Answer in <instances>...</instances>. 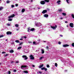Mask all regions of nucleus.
I'll list each match as a JSON object with an SVG mask.
<instances>
[{"label":"nucleus","mask_w":74,"mask_h":74,"mask_svg":"<svg viewBox=\"0 0 74 74\" xmlns=\"http://www.w3.org/2000/svg\"><path fill=\"white\" fill-rule=\"evenodd\" d=\"M22 58H24V60H26L27 59H28V58L27 57V56H25V55L23 56H22Z\"/></svg>","instance_id":"f257e3e1"},{"label":"nucleus","mask_w":74,"mask_h":74,"mask_svg":"<svg viewBox=\"0 0 74 74\" xmlns=\"http://www.w3.org/2000/svg\"><path fill=\"white\" fill-rule=\"evenodd\" d=\"M29 57L30 58V59L32 60H34V57L32 55L30 56Z\"/></svg>","instance_id":"f03ea898"},{"label":"nucleus","mask_w":74,"mask_h":74,"mask_svg":"<svg viewBox=\"0 0 74 74\" xmlns=\"http://www.w3.org/2000/svg\"><path fill=\"white\" fill-rule=\"evenodd\" d=\"M36 25L37 26H41V23H38L36 24Z\"/></svg>","instance_id":"7ed1b4c3"},{"label":"nucleus","mask_w":74,"mask_h":74,"mask_svg":"<svg viewBox=\"0 0 74 74\" xmlns=\"http://www.w3.org/2000/svg\"><path fill=\"white\" fill-rule=\"evenodd\" d=\"M15 16V15L14 14H12V15L9 16H8V18H13V17H14Z\"/></svg>","instance_id":"20e7f679"},{"label":"nucleus","mask_w":74,"mask_h":74,"mask_svg":"<svg viewBox=\"0 0 74 74\" xmlns=\"http://www.w3.org/2000/svg\"><path fill=\"white\" fill-rule=\"evenodd\" d=\"M40 3L41 4L44 5L45 4V2L44 1H40Z\"/></svg>","instance_id":"39448f33"},{"label":"nucleus","mask_w":74,"mask_h":74,"mask_svg":"<svg viewBox=\"0 0 74 74\" xmlns=\"http://www.w3.org/2000/svg\"><path fill=\"white\" fill-rule=\"evenodd\" d=\"M6 34L8 35H9L10 34H11L12 33L11 32L8 31L7 32Z\"/></svg>","instance_id":"423d86ee"},{"label":"nucleus","mask_w":74,"mask_h":74,"mask_svg":"<svg viewBox=\"0 0 74 74\" xmlns=\"http://www.w3.org/2000/svg\"><path fill=\"white\" fill-rule=\"evenodd\" d=\"M41 70H45V71H47V69L45 68V67H43L41 68Z\"/></svg>","instance_id":"0eeeda50"},{"label":"nucleus","mask_w":74,"mask_h":74,"mask_svg":"<svg viewBox=\"0 0 74 74\" xmlns=\"http://www.w3.org/2000/svg\"><path fill=\"white\" fill-rule=\"evenodd\" d=\"M46 12H47V10H44L42 12V14H45Z\"/></svg>","instance_id":"6e6552de"},{"label":"nucleus","mask_w":74,"mask_h":74,"mask_svg":"<svg viewBox=\"0 0 74 74\" xmlns=\"http://www.w3.org/2000/svg\"><path fill=\"white\" fill-rule=\"evenodd\" d=\"M69 25L71 27H73L74 26H73V23H71L69 24Z\"/></svg>","instance_id":"1a4fd4ad"},{"label":"nucleus","mask_w":74,"mask_h":74,"mask_svg":"<svg viewBox=\"0 0 74 74\" xmlns=\"http://www.w3.org/2000/svg\"><path fill=\"white\" fill-rule=\"evenodd\" d=\"M51 27L53 29H55L56 27H57V25H56L55 27H52V26H51Z\"/></svg>","instance_id":"9d476101"},{"label":"nucleus","mask_w":74,"mask_h":74,"mask_svg":"<svg viewBox=\"0 0 74 74\" xmlns=\"http://www.w3.org/2000/svg\"><path fill=\"white\" fill-rule=\"evenodd\" d=\"M27 66H24V65H22L21 67V69L22 68H25L26 67H27Z\"/></svg>","instance_id":"9b49d317"},{"label":"nucleus","mask_w":74,"mask_h":74,"mask_svg":"<svg viewBox=\"0 0 74 74\" xmlns=\"http://www.w3.org/2000/svg\"><path fill=\"white\" fill-rule=\"evenodd\" d=\"M69 45H63V47H69Z\"/></svg>","instance_id":"f8f14e48"},{"label":"nucleus","mask_w":74,"mask_h":74,"mask_svg":"<svg viewBox=\"0 0 74 74\" xmlns=\"http://www.w3.org/2000/svg\"><path fill=\"white\" fill-rule=\"evenodd\" d=\"M43 66H44V64H42L39 66H38V67L39 68H41L42 67H43Z\"/></svg>","instance_id":"ddd939ff"},{"label":"nucleus","mask_w":74,"mask_h":74,"mask_svg":"<svg viewBox=\"0 0 74 74\" xmlns=\"http://www.w3.org/2000/svg\"><path fill=\"white\" fill-rule=\"evenodd\" d=\"M41 50V53H42V54H43V53H44V49H42Z\"/></svg>","instance_id":"4468645a"},{"label":"nucleus","mask_w":74,"mask_h":74,"mask_svg":"<svg viewBox=\"0 0 74 74\" xmlns=\"http://www.w3.org/2000/svg\"><path fill=\"white\" fill-rule=\"evenodd\" d=\"M44 17H47L48 16V15L47 14H45L44 15Z\"/></svg>","instance_id":"2eb2a0df"},{"label":"nucleus","mask_w":74,"mask_h":74,"mask_svg":"<svg viewBox=\"0 0 74 74\" xmlns=\"http://www.w3.org/2000/svg\"><path fill=\"white\" fill-rule=\"evenodd\" d=\"M9 52L10 53H13L14 52V50H10Z\"/></svg>","instance_id":"dca6fc26"},{"label":"nucleus","mask_w":74,"mask_h":74,"mask_svg":"<svg viewBox=\"0 0 74 74\" xmlns=\"http://www.w3.org/2000/svg\"><path fill=\"white\" fill-rule=\"evenodd\" d=\"M61 1H60V0H58L57 2V3H58V4H60V3H59Z\"/></svg>","instance_id":"f3484780"},{"label":"nucleus","mask_w":74,"mask_h":74,"mask_svg":"<svg viewBox=\"0 0 74 74\" xmlns=\"http://www.w3.org/2000/svg\"><path fill=\"white\" fill-rule=\"evenodd\" d=\"M25 9H23L22 10L21 12H25Z\"/></svg>","instance_id":"a211bd4d"},{"label":"nucleus","mask_w":74,"mask_h":74,"mask_svg":"<svg viewBox=\"0 0 74 74\" xmlns=\"http://www.w3.org/2000/svg\"><path fill=\"white\" fill-rule=\"evenodd\" d=\"M62 14L64 16H66V13H62Z\"/></svg>","instance_id":"6ab92c4d"},{"label":"nucleus","mask_w":74,"mask_h":74,"mask_svg":"<svg viewBox=\"0 0 74 74\" xmlns=\"http://www.w3.org/2000/svg\"><path fill=\"white\" fill-rule=\"evenodd\" d=\"M44 1L45 2H47V3H49V0H44Z\"/></svg>","instance_id":"aec40b11"},{"label":"nucleus","mask_w":74,"mask_h":74,"mask_svg":"<svg viewBox=\"0 0 74 74\" xmlns=\"http://www.w3.org/2000/svg\"><path fill=\"white\" fill-rule=\"evenodd\" d=\"M16 42L17 43H19L20 42L18 40H15Z\"/></svg>","instance_id":"412c9836"},{"label":"nucleus","mask_w":74,"mask_h":74,"mask_svg":"<svg viewBox=\"0 0 74 74\" xmlns=\"http://www.w3.org/2000/svg\"><path fill=\"white\" fill-rule=\"evenodd\" d=\"M21 48H22V47H20L17 48V49H18V50L20 49H21Z\"/></svg>","instance_id":"4be33fe9"},{"label":"nucleus","mask_w":74,"mask_h":74,"mask_svg":"<svg viewBox=\"0 0 74 74\" xmlns=\"http://www.w3.org/2000/svg\"><path fill=\"white\" fill-rule=\"evenodd\" d=\"M23 72H24V73H28V72L27 71H23Z\"/></svg>","instance_id":"5701e85b"},{"label":"nucleus","mask_w":74,"mask_h":74,"mask_svg":"<svg viewBox=\"0 0 74 74\" xmlns=\"http://www.w3.org/2000/svg\"><path fill=\"white\" fill-rule=\"evenodd\" d=\"M43 58H44V57H40L39 58V60H42V59Z\"/></svg>","instance_id":"b1692460"},{"label":"nucleus","mask_w":74,"mask_h":74,"mask_svg":"<svg viewBox=\"0 0 74 74\" xmlns=\"http://www.w3.org/2000/svg\"><path fill=\"white\" fill-rule=\"evenodd\" d=\"M15 26L16 27H18L19 26V25L18 24H16L15 25Z\"/></svg>","instance_id":"393cba45"},{"label":"nucleus","mask_w":74,"mask_h":74,"mask_svg":"<svg viewBox=\"0 0 74 74\" xmlns=\"http://www.w3.org/2000/svg\"><path fill=\"white\" fill-rule=\"evenodd\" d=\"M38 73H39V74H41L42 73V72L41 71H38V72H37V73L38 74Z\"/></svg>","instance_id":"a878e982"},{"label":"nucleus","mask_w":74,"mask_h":74,"mask_svg":"<svg viewBox=\"0 0 74 74\" xmlns=\"http://www.w3.org/2000/svg\"><path fill=\"white\" fill-rule=\"evenodd\" d=\"M55 66H56V67H57V66H58V64H57V63H55Z\"/></svg>","instance_id":"bb28decb"},{"label":"nucleus","mask_w":74,"mask_h":74,"mask_svg":"<svg viewBox=\"0 0 74 74\" xmlns=\"http://www.w3.org/2000/svg\"><path fill=\"white\" fill-rule=\"evenodd\" d=\"M47 68H49V64L47 65Z\"/></svg>","instance_id":"cd10ccee"},{"label":"nucleus","mask_w":74,"mask_h":74,"mask_svg":"<svg viewBox=\"0 0 74 74\" xmlns=\"http://www.w3.org/2000/svg\"><path fill=\"white\" fill-rule=\"evenodd\" d=\"M2 54H4V53H6V52H5V51H3L2 52Z\"/></svg>","instance_id":"c85d7f7f"},{"label":"nucleus","mask_w":74,"mask_h":74,"mask_svg":"<svg viewBox=\"0 0 74 74\" xmlns=\"http://www.w3.org/2000/svg\"><path fill=\"white\" fill-rule=\"evenodd\" d=\"M3 8L2 7H0V11H1V10H2V9Z\"/></svg>","instance_id":"c756f323"},{"label":"nucleus","mask_w":74,"mask_h":74,"mask_svg":"<svg viewBox=\"0 0 74 74\" xmlns=\"http://www.w3.org/2000/svg\"><path fill=\"white\" fill-rule=\"evenodd\" d=\"M58 11H59L60 12H61V11H62V9H59L58 10Z\"/></svg>","instance_id":"7c9ffc66"},{"label":"nucleus","mask_w":74,"mask_h":74,"mask_svg":"<svg viewBox=\"0 0 74 74\" xmlns=\"http://www.w3.org/2000/svg\"><path fill=\"white\" fill-rule=\"evenodd\" d=\"M70 0H66V1L67 2V3H70V2H69Z\"/></svg>","instance_id":"2f4dec72"},{"label":"nucleus","mask_w":74,"mask_h":74,"mask_svg":"<svg viewBox=\"0 0 74 74\" xmlns=\"http://www.w3.org/2000/svg\"><path fill=\"white\" fill-rule=\"evenodd\" d=\"M4 37V35H1L0 36V38H1V37Z\"/></svg>","instance_id":"473e14b6"},{"label":"nucleus","mask_w":74,"mask_h":74,"mask_svg":"<svg viewBox=\"0 0 74 74\" xmlns=\"http://www.w3.org/2000/svg\"><path fill=\"white\" fill-rule=\"evenodd\" d=\"M31 31H34V28H32L31 29Z\"/></svg>","instance_id":"72a5a7b5"},{"label":"nucleus","mask_w":74,"mask_h":74,"mask_svg":"<svg viewBox=\"0 0 74 74\" xmlns=\"http://www.w3.org/2000/svg\"><path fill=\"white\" fill-rule=\"evenodd\" d=\"M12 19H9L8 20V21H12Z\"/></svg>","instance_id":"f704fd0d"},{"label":"nucleus","mask_w":74,"mask_h":74,"mask_svg":"<svg viewBox=\"0 0 74 74\" xmlns=\"http://www.w3.org/2000/svg\"><path fill=\"white\" fill-rule=\"evenodd\" d=\"M7 3H8H8H10V1H8V0L7 1Z\"/></svg>","instance_id":"c9c22d12"},{"label":"nucleus","mask_w":74,"mask_h":74,"mask_svg":"<svg viewBox=\"0 0 74 74\" xmlns=\"http://www.w3.org/2000/svg\"><path fill=\"white\" fill-rule=\"evenodd\" d=\"M8 54H7L5 55V56H5V57H6V56H8Z\"/></svg>","instance_id":"e433bc0d"},{"label":"nucleus","mask_w":74,"mask_h":74,"mask_svg":"<svg viewBox=\"0 0 74 74\" xmlns=\"http://www.w3.org/2000/svg\"><path fill=\"white\" fill-rule=\"evenodd\" d=\"M23 42H21V43H20L19 44L20 45H22V44H23Z\"/></svg>","instance_id":"4c0bfd02"},{"label":"nucleus","mask_w":74,"mask_h":74,"mask_svg":"<svg viewBox=\"0 0 74 74\" xmlns=\"http://www.w3.org/2000/svg\"><path fill=\"white\" fill-rule=\"evenodd\" d=\"M72 17L73 18H74V15L73 14H72Z\"/></svg>","instance_id":"58836bf2"},{"label":"nucleus","mask_w":74,"mask_h":74,"mask_svg":"<svg viewBox=\"0 0 74 74\" xmlns=\"http://www.w3.org/2000/svg\"><path fill=\"white\" fill-rule=\"evenodd\" d=\"M72 47H74V43H73V44H72Z\"/></svg>","instance_id":"ea45409f"},{"label":"nucleus","mask_w":74,"mask_h":74,"mask_svg":"<svg viewBox=\"0 0 74 74\" xmlns=\"http://www.w3.org/2000/svg\"><path fill=\"white\" fill-rule=\"evenodd\" d=\"M28 32H30V31H31V29H29L28 30H27Z\"/></svg>","instance_id":"a19ab883"},{"label":"nucleus","mask_w":74,"mask_h":74,"mask_svg":"<svg viewBox=\"0 0 74 74\" xmlns=\"http://www.w3.org/2000/svg\"><path fill=\"white\" fill-rule=\"evenodd\" d=\"M16 63H19V61H16Z\"/></svg>","instance_id":"79ce46f5"},{"label":"nucleus","mask_w":74,"mask_h":74,"mask_svg":"<svg viewBox=\"0 0 74 74\" xmlns=\"http://www.w3.org/2000/svg\"><path fill=\"white\" fill-rule=\"evenodd\" d=\"M18 4H15V6H16V7H18Z\"/></svg>","instance_id":"37998d69"},{"label":"nucleus","mask_w":74,"mask_h":74,"mask_svg":"<svg viewBox=\"0 0 74 74\" xmlns=\"http://www.w3.org/2000/svg\"><path fill=\"white\" fill-rule=\"evenodd\" d=\"M36 42H33V44H35V45H36Z\"/></svg>","instance_id":"c03bdc74"},{"label":"nucleus","mask_w":74,"mask_h":74,"mask_svg":"<svg viewBox=\"0 0 74 74\" xmlns=\"http://www.w3.org/2000/svg\"><path fill=\"white\" fill-rule=\"evenodd\" d=\"M7 26H10V24H7Z\"/></svg>","instance_id":"a18cd8bd"},{"label":"nucleus","mask_w":74,"mask_h":74,"mask_svg":"<svg viewBox=\"0 0 74 74\" xmlns=\"http://www.w3.org/2000/svg\"><path fill=\"white\" fill-rule=\"evenodd\" d=\"M58 44H61V42H58Z\"/></svg>","instance_id":"49530a36"},{"label":"nucleus","mask_w":74,"mask_h":74,"mask_svg":"<svg viewBox=\"0 0 74 74\" xmlns=\"http://www.w3.org/2000/svg\"><path fill=\"white\" fill-rule=\"evenodd\" d=\"M8 73L9 74H11V72H10V71H9Z\"/></svg>","instance_id":"de8ad7c7"},{"label":"nucleus","mask_w":74,"mask_h":74,"mask_svg":"<svg viewBox=\"0 0 74 74\" xmlns=\"http://www.w3.org/2000/svg\"><path fill=\"white\" fill-rule=\"evenodd\" d=\"M12 7H14V5H12Z\"/></svg>","instance_id":"09e8293b"},{"label":"nucleus","mask_w":74,"mask_h":74,"mask_svg":"<svg viewBox=\"0 0 74 74\" xmlns=\"http://www.w3.org/2000/svg\"><path fill=\"white\" fill-rule=\"evenodd\" d=\"M16 70H14V72H16Z\"/></svg>","instance_id":"8fccbe9b"},{"label":"nucleus","mask_w":74,"mask_h":74,"mask_svg":"<svg viewBox=\"0 0 74 74\" xmlns=\"http://www.w3.org/2000/svg\"><path fill=\"white\" fill-rule=\"evenodd\" d=\"M65 23H68V21H65Z\"/></svg>","instance_id":"3c124183"},{"label":"nucleus","mask_w":74,"mask_h":74,"mask_svg":"<svg viewBox=\"0 0 74 74\" xmlns=\"http://www.w3.org/2000/svg\"><path fill=\"white\" fill-rule=\"evenodd\" d=\"M27 38V37L26 36H24V38Z\"/></svg>","instance_id":"603ef678"},{"label":"nucleus","mask_w":74,"mask_h":74,"mask_svg":"<svg viewBox=\"0 0 74 74\" xmlns=\"http://www.w3.org/2000/svg\"><path fill=\"white\" fill-rule=\"evenodd\" d=\"M20 40H23V39L22 38H21V39H20Z\"/></svg>","instance_id":"864d4df0"},{"label":"nucleus","mask_w":74,"mask_h":74,"mask_svg":"<svg viewBox=\"0 0 74 74\" xmlns=\"http://www.w3.org/2000/svg\"><path fill=\"white\" fill-rule=\"evenodd\" d=\"M60 19H63V18L62 17H61L60 18Z\"/></svg>","instance_id":"5fc2aeb1"},{"label":"nucleus","mask_w":74,"mask_h":74,"mask_svg":"<svg viewBox=\"0 0 74 74\" xmlns=\"http://www.w3.org/2000/svg\"><path fill=\"white\" fill-rule=\"evenodd\" d=\"M46 48H47V49H48V47H46Z\"/></svg>","instance_id":"6e6d98bb"},{"label":"nucleus","mask_w":74,"mask_h":74,"mask_svg":"<svg viewBox=\"0 0 74 74\" xmlns=\"http://www.w3.org/2000/svg\"><path fill=\"white\" fill-rule=\"evenodd\" d=\"M32 66L33 67H35L34 65H33Z\"/></svg>","instance_id":"4d7b16f0"},{"label":"nucleus","mask_w":74,"mask_h":74,"mask_svg":"<svg viewBox=\"0 0 74 74\" xmlns=\"http://www.w3.org/2000/svg\"><path fill=\"white\" fill-rule=\"evenodd\" d=\"M60 36H61V37H63V35H60Z\"/></svg>","instance_id":"13d9d810"},{"label":"nucleus","mask_w":74,"mask_h":74,"mask_svg":"<svg viewBox=\"0 0 74 74\" xmlns=\"http://www.w3.org/2000/svg\"><path fill=\"white\" fill-rule=\"evenodd\" d=\"M31 2H33V0H31Z\"/></svg>","instance_id":"bf43d9fd"},{"label":"nucleus","mask_w":74,"mask_h":74,"mask_svg":"<svg viewBox=\"0 0 74 74\" xmlns=\"http://www.w3.org/2000/svg\"><path fill=\"white\" fill-rule=\"evenodd\" d=\"M7 41V39H6L5 40V41Z\"/></svg>","instance_id":"052dcab7"},{"label":"nucleus","mask_w":74,"mask_h":74,"mask_svg":"<svg viewBox=\"0 0 74 74\" xmlns=\"http://www.w3.org/2000/svg\"><path fill=\"white\" fill-rule=\"evenodd\" d=\"M66 27H69V26H68V25H67L66 26Z\"/></svg>","instance_id":"680f3d73"},{"label":"nucleus","mask_w":74,"mask_h":74,"mask_svg":"<svg viewBox=\"0 0 74 74\" xmlns=\"http://www.w3.org/2000/svg\"><path fill=\"white\" fill-rule=\"evenodd\" d=\"M38 41H40V40L39 39V40H38Z\"/></svg>","instance_id":"e2e57ef3"},{"label":"nucleus","mask_w":74,"mask_h":74,"mask_svg":"<svg viewBox=\"0 0 74 74\" xmlns=\"http://www.w3.org/2000/svg\"><path fill=\"white\" fill-rule=\"evenodd\" d=\"M38 9H40V8H38Z\"/></svg>","instance_id":"0e129e2a"},{"label":"nucleus","mask_w":74,"mask_h":74,"mask_svg":"<svg viewBox=\"0 0 74 74\" xmlns=\"http://www.w3.org/2000/svg\"><path fill=\"white\" fill-rule=\"evenodd\" d=\"M44 42H45V41H44Z\"/></svg>","instance_id":"69168bd1"},{"label":"nucleus","mask_w":74,"mask_h":74,"mask_svg":"<svg viewBox=\"0 0 74 74\" xmlns=\"http://www.w3.org/2000/svg\"><path fill=\"white\" fill-rule=\"evenodd\" d=\"M0 64H1V63H0Z\"/></svg>","instance_id":"338daca9"},{"label":"nucleus","mask_w":74,"mask_h":74,"mask_svg":"<svg viewBox=\"0 0 74 74\" xmlns=\"http://www.w3.org/2000/svg\"><path fill=\"white\" fill-rule=\"evenodd\" d=\"M73 53H74V52H73Z\"/></svg>","instance_id":"774afa93"}]
</instances>
